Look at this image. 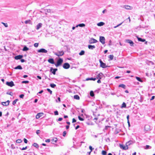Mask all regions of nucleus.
Returning <instances> with one entry per match:
<instances>
[{"label":"nucleus","instance_id":"nucleus-1","mask_svg":"<svg viewBox=\"0 0 155 155\" xmlns=\"http://www.w3.org/2000/svg\"><path fill=\"white\" fill-rule=\"evenodd\" d=\"M54 54L58 57L64 55V52L63 51H58L56 52H53Z\"/></svg>","mask_w":155,"mask_h":155},{"label":"nucleus","instance_id":"nucleus-2","mask_svg":"<svg viewBox=\"0 0 155 155\" xmlns=\"http://www.w3.org/2000/svg\"><path fill=\"white\" fill-rule=\"evenodd\" d=\"M63 60L61 58H59V59L57 61L56 64H55V66L56 67H57L61 65L62 63L63 62Z\"/></svg>","mask_w":155,"mask_h":155},{"label":"nucleus","instance_id":"nucleus-3","mask_svg":"<svg viewBox=\"0 0 155 155\" xmlns=\"http://www.w3.org/2000/svg\"><path fill=\"white\" fill-rule=\"evenodd\" d=\"M99 62L100 64V66L103 68H105L107 67V66L106 65V64L105 63H103L101 59L99 60Z\"/></svg>","mask_w":155,"mask_h":155},{"label":"nucleus","instance_id":"nucleus-4","mask_svg":"<svg viewBox=\"0 0 155 155\" xmlns=\"http://www.w3.org/2000/svg\"><path fill=\"white\" fill-rule=\"evenodd\" d=\"M6 84L8 86L11 87H12L15 85L13 82L12 81H11L10 82H7L6 83Z\"/></svg>","mask_w":155,"mask_h":155},{"label":"nucleus","instance_id":"nucleus-5","mask_svg":"<svg viewBox=\"0 0 155 155\" xmlns=\"http://www.w3.org/2000/svg\"><path fill=\"white\" fill-rule=\"evenodd\" d=\"M63 67L64 69H68L70 68V65L69 63H65L63 64Z\"/></svg>","mask_w":155,"mask_h":155},{"label":"nucleus","instance_id":"nucleus-6","mask_svg":"<svg viewBox=\"0 0 155 155\" xmlns=\"http://www.w3.org/2000/svg\"><path fill=\"white\" fill-rule=\"evenodd\" d=\"M38 53H46L48 52L47 50L44 48H41L38 50Z\"/></svg>","mask_w":155,"mask_h":155},{"label":"nucleus","instance_id":"nucleus-7","mask_svg":"<svg viewBox=\"0 0 155 155\" xmlns=\"http://www.w3.org/2000/svg\"><path fill=\"white\" fill-rule=\"evenodd\" d=\"M144 130L145 131H147L150 130V127L148 125H146L144 127Z\"/></svg>","mask_w":155,"mask_h":155},{"label":"nucleus","instance_id":"nucleus-8","mask_svg":"<svg viewBox=\"0 0 155 155\" xmlns=\"http://www.w3.org/2000/svg\"><path fill=\"white\" fill-rule=\"evenodd\" d=\"M97 41L96 40L93 38H91L90 39L89 42L90 44H91L95 43Z\"/></svg>","mask_w":155,"mask_h":155},{"label":"nucleus","instance_id":"nucleus-9","mask_svg":"<svg viewBox=\"0 0 155 155\" xmlns=\"http://www.w3.org/2000/svg\"><path fill=\"white\" fill-rule=\"evenodd\" d=\"M120 148L124 150H127L128 148V147L126 145V146H125L122 144H120Z\"/></svg>","mask_w":155,"mask_h":155},{"label":"nucleus","instance_id":"nucleus-10","mask_svg":"<svg viewBox=\"0 0 155 155\" xmlns=\"http://www.w3.org/2000/svg\"><path fill=\"white\" fill-rule=\"evenodd\" d=\"M99 40L102 44H104L105 43V38L104 37L100 36Z\"/></svg>","mask_w":155,"mask_h":155},{"label":"nucleus","instance_id":"nucleus-11","mask_svg":"<svg viewBox=\"0 0 155 155\" xmlns=\"http://www.w3.org/2000/svg\"><path fill=\"white\" fill-rule=\"evenodd\" d=\"M126 42H127L128 43H129L130 44V45L131 46H134V43L133 42V41L130 40H129V39L126 40Z\"/></svg>","mask_w":155,"mask_h":155},{"label":"nucleus","instance_id":"nucleus-12","mask_svg":"<svg viewBox=\"0 0 155 155\" xmlns=\"http://www.w3.org/2000/svg\"><path fill=\"white\" fill-rule=\"evenodd\" d=\"M103 74L102 73H100L97 76L96 79H101L103 77Z\"/></svg>","mask_w":155,"mask_h":155},{"label":"nucleus","instance_id":"nucleus-13","mask_svg":"<svg viewBox=\"0 0 155 155\" xmlns=\"http://www.w3.org/2000/svg\"><path fill=\"white\" fill-rule=\"evenodd\" d=\"M42 24L41 23H39L36 26V29L38 30L42 27Z\"/></svg>","mask_w":155,"mask_h":155},{"label":"nucleus","instance_id":"nucleus-14","mask_svg":"<svg viewBox=\"0 0 155 155\" xmlns=\"http://www.w3.org/2000/svg\"><path fill=\"white\" fill-rule=\"evenodd\" d=\"M23 57L22 55H19L15 56V58L16 60H18L21 59Z\"/></svg>","mask_w":155,"mask_h":155},{"label":"nucleus","instance_id":"nucleus-15","mask_svg":"<svg viewBox=\"0 0 155 155\" xmlns=\"http://www.w3.org/2000/svg\"><path fill=\"white\" fill-rule=\"evenodd\" d=\"M43 115V113H39L36 116V118L37 119H38L40 117L42 116Z\"/></svg>","mask_w":155,"mask_h":155},{"label":"nucleus","instance_id":"nucleus-16","mask_svg":"<svg viewBox=\"0 0 155 155\" xmlns=\"http://www.w3.org/2000/svg\"><path fill=\"white\" fill-rule=\"evenodd\" d=\"M48 61L51 64H54V62L53 58H50L48 60Z\"/></svg>","mask_w":155,"mask_h":155},{"label":"nucleus","instance_id":"nucleus-17","mask_svg":"<svg viewBox=\"0 0 155 155\" xmlns=\"http://www.w3.org/2000/svg\"><path fill=\"white\" fill-rule=\"evenodd\" d=\"M89 49L91 50H93L95 48V45H89L88 46Z\"/></svg>","mask_w":155,"mask_h":155},{"label":"nucleus","instance_id":"nucleus-18","mask_svg":"<svg viewBox=\"0 0 155 155\" xmlns=\"http://www.w3.org/2000/svg\"><path fill=\"white\" fill-rule=\"evenodd\" d=\"M50 72L54 75L55 74L56 71L54 70V69L52 68H51L50 70Z\"/></svg>","mask_w":155,"mask_h":155},{"label":"nucleus","instance_id":"nucleus-19","mask_svg":"<svg viewBox=\"0 0 155 155\" xmlns=\"http://www.w3.org/2000/svg\"><path fill=\"white\" fill-rule=\"evenodd\" d=\"M96 79V78H86V80L87 81L89 80H93V81H95Z\"/></svg>","mask_w":155,"mask_h":155},{"label":"nucleus","instance_id":"nucleus-20","mask_svg":"<svg viewBox=\"0 0 155 155\" xmlns=\"http://www.w3.org/2000/svg\"><path fill=\"white\" fill-rule=\"evenodd\" d=\"M14 69H20V70H21L22 69V67H21V66L20 65H19L18 66H17V67H15L14 68Z\"/></svg>","mask_w":155,"mask_h":155},{"label":"nucleus","instance_id":"nucleus-21","mask_svg":"<svg viewBox=\"0 0 155 155\" xmlns=\"http://www.w3.org/2000/svg\"><path fill=\"white\" fill-rule=\"evenodd\" d=\"M85 26V25L84 24L82 23L79 24L78 25H77L76 26V27H77L78 26H79L80 27H83Z\"/></svg>","mask_w":155,"mask_h":155},{"label":"nucleus","instance_id":"nucleus-22","mask_svg":"<svg viewBox=\"0 0 155 155\" xmlns=\"http://www.w3.org/2000/svg\"><path fill=\"white\" fill-rule=\"evenodd\" d=\"M119 87H121L124 89H125L126 86L124 84H121L119 85Z\"/></svg>","mask_w":155,"mask_h":155},{"label":"nucleus","instance_id":"nucleus-23","mask_svg":"<svg viewBox=\"0 0 155 155\" xmlns=\"http://www.w3.org/2000/svg\"><path fill=\"white\" fill-rule=\"evenodd\" d=\"M137 38L139 41L144 42L145 41V39H142V38Z\"/></svg>","mask_w":155,"mask_h":155},{"label":"nucleus","instance_id":"nucleus-24","mask_svg":"<svg viewBox=\"0 0 155 155\" xmlns=\"http://www.w3.org/2000/svg\"><path fill=\"white\" fill-rule=\"evenodd\" d=\"M74 99L77 100H79L80 99V97L78 95H75L74 96Z\"/></svg>","mask_w":155,"mask_h":155},{"label":"nucleus","instance_id":"nucleus-25","mask_svg":"<svg viewBox=\"0 0 155 155\" xmlns=\"http://www.w3.org/2000/svg\"><path fill=\"white\" fill-rule=\"evenodd\" d=\"M104 22H101L98 23L97 24V25L99 26H101L104 25Z\"/></svg>","mask_w":155,"mask_h":155},{"label":"nucleus","instance_id":"nucleus-26","mask_svg":"<svg viewBox=\"0 0 155 155\" xmlns=\"http://www.w3.org/2000/svg\"><path fill=\"white\" fill-rule=\"evenodd\" d=\"M135 78H136V79H137V80L138 81L140 82H143V81L142 80V79L138 77H136Z\"/></svg>","mask_w":155,"mask_h":155},{"label":"nucleus","instance_id":"nucleus-27","mask_svg":"<svg viewBox=\"0 0 155 155\" xmlns=\"http://www.w3.org/2000/svg\"><path fill=\"white\" fill-rule=\"evenodd\" d=\"M29 50V48H27L26 46H25L23 49V51H27Z\"/></svg>","mask_w":155,"mask_h":155},{"label":"nucleus","instance_id":"nucleus-28","mask_svg":"<svg viewBox=\"0 0 155 155\" xmlns=\"http://www.w3.org/2000/svg\"><path fill=\"white\" fill-rule=\"evenodd\" d=\"M132 143H133V142L132 141H129L127 142L126 143V145L128 147V146L129 145H130V144H131Z\"/></svg>","mask_w":155,"mask_h":155},{"label":"nucleus","instance_id":"nucleus-29","mask_svg":"<svg viewBox=\"0 0 155 155\" xmlns=\"http://www.w3.org/2000/svg\"><path fill=\"white\" fill-rule=\"evenodd\" d=\"M85 52L83 50H82L79 53V54L80 55H82L84 54Z\"/></svg>","mask_w":155,"mask_h":155},{"label":"nucleus","instance_id":"nucleus-30","mask_svg":"<svg viewBox=\"0 0 155 155\" xmlns=\"http://www.w3.org/2000/svg\"><path fill=\"white\" fill-rule=\"evenodd\" d=\"M58 139L56 138H54L51 140V141L54 143H56Z\"/></svg>","mask_w":155,"mask_h":155},{"label":"nucleus","instance_id":"nucleus-31","mask_svg":"<svg viewBox=\"0 0 155 155\" xmlns=\"http://www.w3.org/2000/svg\"><path fill=\"white\" fill-rule=\"evenodd\" d=\"M126 107V105L125 103L123 102L122 104L121 108H123L124 107Z\"/></svg>","mask_w":155,"mask_h":155},{"label":"nucleus","instance_id":"nucleus-32","mask_svg":"<svg viewBox=\"0 0 155 155\" xmlns=\"http://www.w3.org/2000/svg\"><path fill=\"white\" fill-rule=\"evenodd\" d=\"M108 57L110 60H112L113 59L114 56L113 54H110L109 55Z\"/></svg>","mask_w":155,"mask_h":155},{"label":"nucleus","instance_id":"nucleus-33","mask_svg":"<svg viewBox=\"0 0 155 155\" xmlns=\"http://www.w3.org/2000/svg\"><path fill=\"white\" fill-rule=\"evenodd\" d=\"M151 147L149 145H147L145 147L144 149H151Z\"/></svg>","mask_w":155,"mask_h":155},{"label":"nucleus","instance_id":"nucleus-34","mask_svg":"<svg viewBox=\"0 0 155 155\" xmlns=\"http://www.w3.org/2000/svg\"><path fill=\"white\" fill-rule=\"evenodd\" d=\"M90 95L91 97H94V92L93 91H91L90 93Z\"/></svg>","mask_w":155,"mask_h":155},{"label":"nucleus","instance_id":"nucleus-35","mask_svg":"<svg viewBox=\"0 0 155 155\" xmlns=\"http://www.w3.org/2000/svg\"><path fill=\"white\" fill-rule=\"evenodd\" d=\"M33 146L36 147V148H38V147H39V145L38 144H37V143H34L33 144Z\"/></svg>","mask_w":155,"mask_h":155},{"label":"nucleus","instance_id":"nucleus-36","mask_svg":"<svg viewBox=\"0 0 155 155\" xmlns=\"http://www.w3.org/2000/svg\"><path fill=\"white\" fill-rule=\"evenodd\" d=\"M125 6V8L127 9H131V7L128 5H126Z\"/></svg>","mask_w":155,"mask_h":155},{"label":"nucleus","instance_id":"nucleus-37","mask_svg":"<svg viewBox=\"0 0 155 155\" xmlns=\"http://www.w3.org/2000/svg\"><path fill=\"white\" fill-rule=\"evenodd\" d=\"M50 86L51 87L53 88H54L56 86V85L54 84H50Z\"/></svg>","mask_w":155,"mask_h":155},{"label":"nucleus","instance_id":"nucleus-38","mask_svg":"<svg viewBox=\"0 0 155 155\" xmlns=\"http://www.w3.org/2000/svg\"><path fill=\"white\" fill-rule=\"evenodd\" d=\"M2 104L4 106H7L8 105L7 104V103H6V102H2Z\"/></svg>","mask_w":155,"mask_h":155},{"label":"nucleus","instance_id":"nucleus-39","mask_svg":"<svg viewBox=\"0 0 155 155\" xmlns=\"http://www.w3.org/2000/svg\"><path fill=\"white\" fill-rule=\"evenodd\" d=\"M18 99H17L15 100L12 102V104L14 105L15 104L16 102L18 101Z\"/></svg>","mask_w":155,"mask_h":155},{"label":"nucleus","instance_id":"nucleus-40","mask_svg":"<svg viewBox=\"0 0 155 155\" xmlns=\"http://www.w3.org/2000/svg\"><path fill=\"white\" fill-rule=\"evenodd\" d=\"M102 154L103 155H106L107 152L105 150H103L102 152Z\"/></svg>","mask_w":155,"mask_h":155},{"label":"nucleus","instance_id":"nucleus-41","mask_svg":"<svg viewBox=\"0 0 155 155\" xmlns=\"http://www.w3.org/2000/svg\"><path fill=\"white\" fill-rule=\"evenodd\" d=\"M22 140L21 139H18L16 140V142L18 143H19L21 142Z\"/></svg>","mask_w":155,"mask_h":155},{"label":"nucleus","instance_id":"nucleus-42","mask_svg":"<svg viewBox=\"0 0 155 155\" xmlns=\"http://www.w3.org/2000/svg\"><path fill=\"white\" fill-rule=\"evenodd\" d=\"M2 23L3 24L5 27H8V25L7 23L2 22Z\"/></svg>","mask_w":155,"mask_h":155},{"label":"nucleus","instance_id":"nucleus-43","mask_svg":"<svg viewBox=\"0 0 155 155\" xmlns=\"http://www.w3.org/2000/svg\"><path fill=\"white\" fill-rule=\"evenodd\" d=\"M47 91L50 93L51 94H52V91L49 88H47Z\"/></svg>","mask_w":155,"mask_h":155},{"label":"nucleus","instance_id":"nucleus-44","mask_svg":"<svg viewBox=\"0 0 155 155\" xmlns=\"http://www.w3.org/2000/svg\"><path fill=\"white\" fill-rule=\"evenodd\" d=\"M30 22H31V21L30 20H26L25 21V23L26 24H28V23H30Z\"/></svg>","mask_w":155,"mask_h":155},{"label":"nucleus","instance_id":"nucleus-45","mask_svg":"<svg viewBox=\"0 0 155 155\" xmlns=\"http://www.w3.org/2000/svg\"><path fill=\"white\" fill-rule=\"evenodd\" d=\"M29 81H23L22 82V83L27 84L29 83Z\"/></svg>","mask_w":155,"mask_h":155},{"label":"nucleus","instance_id":"nucleus-46","mask_svg":"<svg viewBox=\"0 0 155 155\" xmlns=\"http://www.w3.org/2000/svg\"><path fill=\"white\" fill-rule=\"evenodd\" d=\"M78 118L79 120L81 121H83L84 120V119L81 117L80 116H78Z\"/></svg>","mask_w":155,"mask_h":155},{"label":"nucleus","instance_id":"nucleus-47","mask_svg":"<svg viewBox=\"0 0 155 155\" xmlns=\"http://www.w3.org/2000/svg\"><path fill=\"white\" fill-rule=\"evenodd\" d=\"M54 114L55 115H57L58 114V111L56 110L54 112Z\"/></svg>","mask_w":155,"mask_h":155},{"label":"nucleus","instance_id":"nucleus-48","mask_svg":"<svg viewBox=\"0 0 155 155\" xmlns=\"http://www.w3.org/2000/svg\"><path fill=\"white\" fill-rule=\"evenodd\" d=\"M38 43H35L34 44V46L35 47H37L38 46Z\"/></svg>","mask_w":155,"mask_h":155},{"label":"nucleus","instance_id":"nucleus-49","mask_svg":"<svg viewBox=\"0 0 155 155\" xmlns=\"http://www.w3.org/2000/svg\"><path fill=\"white\" fill-rule=\"evenodd\" d=\"M123 22H122L121 23L118 25H117L116 26H115L114 27V28H117V27H118V26H120V25H121L122 24Z\"/></svg>","mask_w":155,"mask_h":155},{"label":"nucleus","instance_id":"nucleus-50","mask_svg":"<svg viewBox=\"0 0 155 155\" xmlns=\"http://www.w3.org/2000/svg\"><path fill=\"white\" fill-rule=\"evenodd\" d=\"M89 148L90 150H91V152L94 149V148H93L91 146H90L89 147Z\"/></svg>","mask_w":155,"mask_h":155},{"label":"nucleus","instance_id":"nucleus-51","mask_svg":"<svg viewBox=\"0 0 155 155\" xmlns=\"http://www.w3.org/2000/svg\"><path fill=\"white\" fill-rule=\"evenodd\" d=\"M24 96V95L23 94H21L19 96V97L20 98H23Z\"/></svg>","mask_w":155,"mask_h":155},{"label":"nucleus","instance_id":"nucleus-52","mask_svg":"<svg viewBox=\"0 0 155 155\" xmlns=\"http://www.w3.org/2000/svg\"><path fill=\"white\" fill-rule=\"evenodd\" d=\"M27 148V147L26 146L25 147L22 148V149H21V148H20V149L22 150H24L26 149Z\"/></svg>","mask_w":155,"mask_h":155},{"label":"nucleus","instance_id":"nucleus-53","mask_svg":"<svg viewBox=\"0 0 155 155\" xmlns=\"http://www.w3.org/2000/svg\"><path fill=\"white\" fill-rule=\"evenodd\" d=\"M66 132L65 131H64L63 133V136L64 137H65L66 135Z\"/></svg>","mask_w":155,"mask_h":155},{"label":"nucleus","instance_id":"nucleus-54","mask_svg":"<svg viewBox=\"0 0 155 155\" xmlns=\"http://www.w3.org/2000/svg\"><path fill=\"white\" fill-rule=\"evenodd\" d=\"M24 142H25V143H27V142H28V140H27L26 139H25V138H24Z\"/></svg>","mask_w":155,"mask_h":155},{"label":"nucleus","instance_id":"nucleus-55","mask_svg":"<svg viewBox=\"0 0 155 155\" xmlns=\"http://www.w3.org/2000/svg\"><path fill=\"white\" fill-rule=\"evenodd\" d=\"M63 119V118L61 117L59 118L58 119V121H61Z\"/></svg>","mask_w":155,"mask_h":155},{"label":"nucleus","instance_id":"nucleus-56","mask_svg":"<svg viewBox=\"0 0 155 155\" xmlns=\"http://www.w3.org/2000/svg\"><path fill=\"white\" fill-rule=\"evenodd\" d=\"M76 120L74 118H73L72 119V122L73 123L75 122H76Z\"/></svg>","mask_w":155,"mask_h":155},{"label":"nucleus","instance_id":"nucleus-57","mask_svg":"<svg viewBox=\"0 0 155 155\" xmlns=\"http://www.w3.org/2000/svg\"><path fill=\"white\" fill-rule=\"evenodd\" d=\"M50 141V140L48 139L45 140V142H49Z\"/></svg>","mask_w":155,"mask_h":155},{"label":"nucleus","instance_id":"nucleus-58","mask_svg":"<svg viewBox=\"0 0 155 155\" xmlns=\"http://www.w3.org/2000/svg\"><path fill=\"white\" fill-rule=\"evenodd\" d=\"M43 92V90H41L40 91H39L38 93L37 94L38 95V94H41Z\"/></svg>","mask_w":155,"mask_h":155},{"label":"nucleus","instance_id":"nucleus-59","mask_svg":"<svg viewBox=\"0 0 155 155\" xmlns=\"http://www.w3.org/2000/svg\"><path fill=\"white\" fill-rule=\"evenodd\" d=\"M7 94H9L10 95H11V96L12 95V92H10V93H8V92H7Z\"/></svg>","mask_w":155,"mask_h":155},{"label":"nucleus","instance_id":"nucleus-60","mask_svg":"<svg viewBox=\"0 0 155 155\" xmlns=\"http://www.w3.org/2000/svg\"><path fill=\"white\" fill-rule=\"evenodd\" d=\"M154 98H155V96H152L150 100L151 101L152 100H153L154 99Z\"/></svg>","mask_w":155,"mask_h":155},{"label":"nucleus","instance_id":"nucleus-61","mask_svg":"<svg viewBox=\"0 0 155 155\" xmlns=\"http://www.w3.org/2000/svg\"><path fill=\"white\" fill-rule=\"evenodd\" d=\"M40 131L39 130H38L36 131V133L37 134H38L40 133Z\"/></svg>","mask_w":155,"mask_h":155},{"label":"nucleus","instance_id":"nucleus-62","mask_svg":"<svg viewBox=\"0 0 155 155\" xmlns=\"http://www.w3.org/2000/svg\"><path fill=\"white\" fill-rule=\"evenodd\" d=\"M25 61V60L24 59H21V62L22 63L24 62Z\"/></svg>","mask_w":155,"mask_h":155},{"label":"nucleus","instance_id":"nucleus-63","mask_svg":"<svg viewBox=\"0 0 155 155\" xmlns=\"http://www.w3.org/2000/svg\"><path fill=\"white\" fill-rule=\"evenodd\" d=\"M79 127H80V126H79V125H77V126L76 127H75V129L76 130H77V129H78Z\"/></svg>","mask_w":155,"mask_h":155},{"label":"nucleus","instance_id":"nucleus-64","mask_svg":"<svg viewBox=\"0 0 155 155\" xmlns=\"http://www.w3.org/2000/svg\"><path fill=\"white\" fill-rule=\"evenodd\" d=\"M37 77L39 79H41V77L39 76H37Z\"/></svg>","mask_w":155,"mask_h":155}]
</instances>
